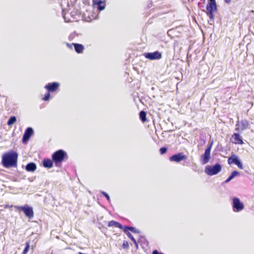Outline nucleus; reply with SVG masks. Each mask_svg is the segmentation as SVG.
Wrapping results in <instances>:
<instances>
[{
  "label": "nucleus",
  "mask_w": 254,
  "mask_h": 254,
  "mask_svg": "<svg viewBox=\"0 0 254 254\" xmlns=\"http://www.w3.org/2000/svg\"><path fill=\"white\" fill-rule=\"evenodd\" d=\"M33 133V129L30 127H28L25 131L24 133L23 134L22 137V142L23 143L26 142L29 139L30 137H31Z\"/></svg>",
  "instance_id": "14"
},
{
  "label": "nucleus",
  "mask_w": 254,
  "mask_h": 254,
  "mask_svg": "<svg viewBox=\"0 0 254 254\" xmlns=\"http://www.w3.org/2000/svg\"><path fill=\"white\" fill-rule=\"evenodd\" d=\"M67 46L69 48H71V46L69 44H67Z\"/></svg>",
  "instance_id": "34"
},
{
  "label": "nucleus",
  "mask_w": 254,
  "mask_h": 254,
  "mask_svg": "<svg viewBox=\"0 0 254 254\" xmlns=\"http://www.w3.org/2000/svg\"><path fill=\"white\" fill-rule=\"evenodd\" d=\"M30 249V242L26 241L25 243V248L22 254H27Z\"/></svg>",
  "instance_id": "24"
},
{
  "label": "nucleus",
  "mask_w": 254,
  "mask_h": 254,
  "mask_svg": "<svg viewBox=\"0 0 254 254\" xmlns=\"http://www.w3.org/2000/svg\"><path fill=\"white\" fill-rule=\"evenodd\" d=\"M228 163L229 165H232V164H235L238 166V167L239 169H243V165L241 163L240 160L239 159L238 156H237L234 154H232L231 155V156L228 158Z\"/></svg>",
  "instance_id": "8"
},
{
  "label": "nucleus",
  "mask_w": 254,
  "mask_h": 254,
  "mask_svg": "<svg viewBox=\"0 0 254 254\" xmlns=\"http://www.w3.org/2000/svg\"><path fill=\"white\" fill-rule=\"evenodd\" d=\"M102 194L107 198V199L110 201V197L109 195L106 191H101Z\"/></svg>",
  "instance_id": "29"
},
{
  "label": "nucleus",
  "mask_w": 254,
  "mask_h": 254,
  "mask_svg": "<svg viewBox=\"0 0 254 254\" xmlns=\"http://www.w3.org/2000/svg\"><path fill=\"white\" fill-rule=\"evenodd\" d=\"M60 84L57 82L49 83L45 86V88L49 92H55L59 89Z\"/></svg>",
  "instance_id": "11"
},
{
  "label": "nucleus",
  "mask_w": 254,
  "mask_h": 254,
  "mask_svg": "<svg viewBox=\"0 0 254 254\" xmlns=\"http://www.w3.org/2000/svg\"><path fill=\"white\" fill-rule=\"evenodd\" d=\"M144 57L150 60H159L162 58L161 53L158 51L153 53H147L144 54Z\"/></svg>",
  "instance_id": "9"
},
{
  "label": "nucleus",
  "mask_w": 254,
  "mask_h": 254,
  "mask_svg": "<svg viewBox=\"0 0 254 254\" xmlns=\"http://www.w3.org/2000/svg\"><path fill=\"white\" fill-rule=\"evenodd\" d=\"M138 241L139 243H140L145 245L146 246H147L148 244V242L146 240L145 237L144 236H142V235L139 236V238H138Z\"/></svg>",
  "instance_id": "22"
},
{
  "label": "nucleus",
  "mask_w": 254,
  "mask_h": 254,
  "mask_svg": "<svg viewBox=\"0 0 254 254\" xmlns=\"http://www.w3.org/2000/svg\"><path fill=\"white\" fill-rule=\"evenodd\" d=\"M53 160L49 158L44 159L43 162V166L45 168H51L53 166Z\"/></svg>",
  "instance_id": "17"
},
{
  "label": "nucleus",
  "mask_w": 254,
  "mask_h": 254,
  "mask_svg": "<svg viewBox=\"0 0 254 254\" xmlns=\"http://www.w3.org/2000/svg\"><path fill=\"white\" fill-rule=\"evenodd\" d=\"M187 159V156L186 155L183 153H179L170 157L169 160L170 161L179 162L181 161L186 160Z\"/></svg>",
  "instance_id": "10"
},
{
  "label": "nucleus",
  "mask_w": 254,
  "mask_h": 254,
  "mask_svg": "<svg viewBox=\"0 0 254 254\" xmlns=\"http://www.w3.org/2000/svg\"><path fill=\"white\" fill-rule=\"evenodd\" d=\"M132 242L134 243V245H135V246L136 248V249H138V244H137V242H136V240H135V241H134V242Z\"/></svg>",
  "instance_id": "32"
},
{
  "label": "nucleus",
  "mask_w": 254,
  "mask_h": 254,
  "mask_svg": "<svg viewBox=\"0 0 254 254\" xmlns=\"http://www.w3.org/2000/svg\"><path fill=\"white\" fill-rule=\"evenodd\" d=\"M36 169V165L34 163H29L26 166V170L28 172H34Z\"/></svg>",
  "instance_id": "20"
},
{
  "label": "nucleus",
  "mask_w": 254,
  "mask_h": 254,
  "mask_svg": "<svg viewBox=\"0 0 254 254\" xmlns=\"http://www.w3.org/2000/svg\"><path fill=\"white\" fill-rule=\"evenodd\" d=\"M122 230L124 233H127V232H129V230L134 233L139 234L140 232L138 229L132 226H123V229Z\"/></svg>",
  "instance_id": "16"
},
{
  "label": "nucleus",
  "mask_w": 254,
  "mask_h": 254,
  "mask_svg": "<svg viewBox=\"0 0 254 254\" xmlns=\"http://www.w3.org/2000/svg\"><path fill=\"white\" fill-rule=\"evenodd\" d=\"M125 233L127 236V237L130 239V240L132 242H134V241L135 240L134 238L133 237L132 234L129 232H127V233Z\"/></svg>",
  "instance_id": "26"
},
{
  "label": "nucleus",
  "mask_w": 254,
  "mask_h": 254,
  "mask_svg": "<svg viewBox=\"0 0 254 254\" xmlns=\"http://www.w3.org/2000/svg\"><path fill=\"white\" fill-rule=\"evenodd\" d=\"M221 169V166L219 164H216L213 166H207L205 168V172L209 176H213L220 172Z\"/></svg>",
  "instance_id": "5"
},
{
  "label": "nucleus",
  "mask_w": 254,
  "mask_h": 254,
  "mask_svg": "<svg viewBox=\"0 0 254 254\" xmlns=\"http://www.w3.org/2000/svg\"><path fill=\"white\" fill-rule=\"evenodd\" d=\"M231 142L235 144H244L243 138L238 133H234L232 135Z\"/></svg>",
  "instance_id": "12"
},
{
  "label": "nucleus",
  "mask_w": 254,
  "mask_h": 254,
  "mask_svg": "<svg viewBox=\"0 0 254 254\" xmlns=\"http://www.w3.org/2000/svg\"><path fill=\"white\" fill-rule=\"evenodd\" d=\"M72 45L74 46L75 50L76 53L78 54L82 53L84 49L82 45L77 43H72Z\"/></svg>",
  "instance_id": "19"
},
{
  "label": "nucleus",
  "mask_w": 254,
  "mask_h": 254,
  "mask_svg": "<svg viewBox=\"0 0 254 254\" xmlns=\"http://www.w3.org/2000/svg\"><path fill=\"white\" fill-rule=\"evenodd\" d=\"M152 254H163V253L159 252L157 250H154L153 251Z\"/></svg>",
  "instance_id": "31"
},
{
  "label": "nucleus",
  "mask_w": 254,
  "mask_h": 254,
  "mask_svg": "<svg viewBox=\"0 0 254 254\" xmlns=\"http://www.w3.org/2000/svg\"><path fill=\"white\" fill-rule=\"evenodd\" d=\"M248 125V122L243 121L240 124H237L236 125V126H238V127H236L235 130L238 132L242 131L247 128Z\"/></svg>",
  "instance_id": "15"
},
{
  "label": "nucleus",
  "mask_w": 254,
  "mask_h": 254,
  "mask_svg": "<svg viewBox=\"0 0 254 254\" xmlns=\"http://www.w3.org/2000/svg\"><path fill=\"white\" fill-rule=\"evenodd\" d=\"M122 247L124 249H128L129 247L128 242L127 241H124L122 245Z\"/></svg>",
  "instance_id": "28"
},
{
  "label": "nucleus",
  "mask_w": 254,
  "mask_h": 254,
  "mask_svg": "<svg viewBox=\"0 0 254 254\" xmlns=\"http://www.w3.org/2000/svg\"><path fill=\"white\" fill-rule=\"evenodd\" d=\"M17 210H21L25 215L29 219H32L34 216V211L32 207L25 204L23 206H15Z\"/></svg>",
  "instance_id": "4"
},
{
  "label": "nucleus",
  "mask_w": 254,
  "mask_h": 254,
  "mask_svg": "<svg viewBox=\"0 0 254 254\" xmlns=\"http://www.w3.org/2000/svg\"><path fill=\"white\" fill-rule=\"evenodd\" d=\"M53 161L57 166L60 165L64 160L68 159V155L64 150L62 149L55 151L52 155Z\"/></svg>",
  "instance_id": "2"
},
{
  "label": "nucleus",
  "mask_w": 254,
  "mask_h": 254,
  "mask_svg": "<svg viewBox=\"0 0 254 254\" xmlns=\"http://www.w3.org/2000/svg\"><path fill=\"white\" fill-rule=\"evenodd\" d=\"M213 142L205 149L204 153L201 156L200 159L201 163L203 165L207 164L210 159V151Z\"/></svg>",
  "instance_id": "7"
},
{
  "label": "nucleus",
  "mask_w": 254,
  "mask_h": 254,
  "mask_svg": "<svg viewBox=\"0 0 254 254\" xmlns=\"http://www.w3.org/2000/svg\"><path fill=\"white\" fill-rule=\"evenodd\" d=\"M108 226L109 227H113L115 226L116 227L119 228L120 229H123V226L118 222L115 221L114 220H111L108 222Z\"/></svg>",
  "instance_id": "18"
},
{
  "label": "nucleus",
  "mask_w": 254,
  "mask_h": 254,
  "mask_svg": "<svg viewBox=\"0 0 254 254\" xmlns=\"http://www.w3.org/2000/svg\"><path fill=\"white\" fill-rule=\"evenodd\" d=\"M232 0H224V1L226 3H229L231 2Z\"/></svg>",
  "instance_id": "33"
},
{
  "label": "nucleus",
  "mask_w": 254,
  "mask_h": 254,
  "mask_svg": "<svg viewBox=\"0 0 254 254\" xmlns=\"http://www.w3.org/2000/svg\"><path fill=\"white\" fill-rule=\"evenodd\" d=\"M167 147H162L160 149V153L161 154H164L167 152Z\"/></svg>",
  "instance_id": "30"
},
{
  "label": "nucleus",
  "mask_w": 254,
  "mask_h": 254,
  "mask_svg": "<svg viewBox=\"0 0 254 254\" xmlns=\"http://www.w3.org/2000/svg\"><path fill=\"white\" fill-rule=\"evenodd\" d=\"M232 206L233 210L235 212H239L243 210L244 208V204L240 198L237 197L232 198Z\"/></svg>",
  "instance_id": "6"
},
{
  "label": "nucleus",
  "mask_w": 254,
  "mask_h": 254,
  "mask_svg": "<svg viewBox=\"0 0 254 254\" xmlns=\"http://www.w3.org/2000/svg\"><path fill=\"white\" fill-rule=\"evenodd\" d=\"M16 121V118L15 116L11 117L7 121V124L8 126H10L15 123Z\"/></svg>",
  "instance_id": "25"
},
{
  "label": "nucleus",
  "mask_w": 254,
  "mask_h": 254,
  "mask_svg": "<svg viewBox=\"0 0 254 254\" xmlns=\"http://www.w3.org/2000/svg\"><path fill=\"white\" fill-rule=\"evenodd\" d=\"M240 173L237 171H234L229 176L228 179L225 181V182L227 183L234 178L235 177L239 176Z\"/></svg>",
  "instance_id": "21"
},
{
  "label": "nucleus",
  "mask_w": 254,
  "mask_h": 254,
  "mask_svg": "<svg viewBox=\"0 0 254 254\" xmlns=\"http://www.w3.org/2000/svg\"><path fill=\"white\" fill-rule=\"evenodd\" d=\"M139 118L143 123L147 121L146 113L144 111H140L139 113Z\"/></svg>",
  "instance_id": "23"
},
{
  "label": "nucleus",
  "mask_w": 254,
  "mask_h": 254,
  "mask_svg": "<svg viewBox=\"0 0 254 254\" xmlns=\"http://www.w3.org/2000/svg\"><path fill=\"white\" fill-rule=\"evenodd\" d=\"M18 153L13 150L4 153L1 157V163L5 168L16 167Z\"/></svg>",
  "instance_id": "1"
},
{
  "label": "nucleus",
  "mask_w": 254,
  "mask_h": 254,
  "mask_svg": "<svg viewBox=\"0 0 254 254\" xmlns=\"http://www.w3.org/2000/svg\"><path fill=\"white\" fill-rule=\"evenodd\" d=\"M217 4L215 0H208V2L206 6L207 15L211 19H213L214 17V12L217 11Z\"/></svg>",
  "instance_id": "3"
},
{
  "label": "nucleus",
  "mask_w": 254,
  "mask_h": 254,
  "mask_svg": "<svg viewBox=\"0 0 254 254\" xmlns=\"http://www.w3.org/2000/svg\"><path fill=\"white\" fill-rule=\"evenodd\" d=\"M93 5L94 8L101 11L105 7V2L101 0H93Z\"/></svg>",
  "instance_id": "13"
},
{
  "label": "nucleus",
  "mask_w": 254,
  "mask_h": 254,
  "mask_svg": "<svg viewBox=\"0 0 254 254\" xmlns=\"http://www.w3.org/2000/svg\"><path fill=\"white\" fill-rule=\"evenodd\" d=\"M50 97V92H49L48 91V92L45 94L44 97L43 98V100L44 101H48V100H49Z\"/></svg>",
  "instance_id": "27"
}]
</instances>
